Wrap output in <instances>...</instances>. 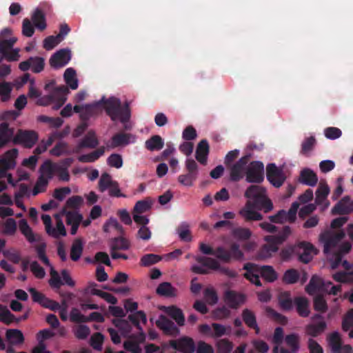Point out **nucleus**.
I'll use <instances>...</instances> for the list:
<instances>
[{
  "label": "nucleus",
  "mask_w": 353,
  "mask_h": 353,
  "mask_svg": "<svg viewBox=\"0 0 353 353\" xmlns=\"http://www.w3.org/2000/svg\"><path fill=\"white\" fill-rule=\"evenodd\" d=\"M102 105L112 121H120L125 123L130 119L131 112L128 102L126 101L122 105L121 100L117 97L105 99L103 97L99 101L84 105L83 111L80 114L81 121L87 123L90 119L98 116L101 112Z\"/></svg>",
  "instance_id": "f257e3e1"
},
{
  "label": "nucleus",
  "mask_w": 353,
  "mask_h": 353,
  "mask_svg": "<svg viewBox=\"0 0 353 353\" xmlns=\"http://www.w3.org/2000/svg\"><path fill=\"white\" fill-rule=\"evenodd\" d=\"M245 196L251 201L252 205L258 210L268 213L274 208L272 201L268 197L266 189L258 185H251L245 192Z\"/></svg>",
  "instance_id": "f03ea898"
},
{
  "label": "nucleus",
  "mask_w": 353,
  "mask_h": 353,
  "mask_svg": "<svg viewBox=\"0 0 353 353\" xmlns=\"http://www.w3.org/2000/svg\"><path fill=\"white\" fill-rule=\"evenodd\" d=\"M243 269L246 270L244 274L245 278L256 286H261L259 273L268 282H273L277 279V273L272 266H259L255 264L248 263L244 265Z\"/></svg>",
  "instance_id": "7ed1b4c3"
},
{
  "label": "nucleus",
  "mask_w": 353,
  "mask_h": 353,
  "mask_svg": "<svg viewBox=\"0 0 353 353\" xmlns=\"http://www.w3.org/2000/svg\"><path fill=\"white\" fill-rule=\"evenodd\" d=\"M291 234L290 226H284L279 234L275 236H268L265 241L268 244L263 246L260 252V256L263 258L269 257L272 253L277 252L278 245L283 243Z\"/></svg>",
  "instance_id": "20e7f679"
},
{
  "label": "nucleus",
  "mask_w": 353,
  "mask_h": 353,
  "mask_svg": "<svg viewBox=\"0 0 353 353\" xmlns=\"http://www.w3.org/2000/svg\"><path fill=\"white\" fill-rule=\"evenodd\" d=\"M185 165L187 173L180 174L177 179L180 184L184 186L191 187L198 178L199 166L196 162L192 159H187Z\"/></svg>",
  "instance_id": "39448f33"
},
{
  "label": "nucleus",
  "mask_w": 353,
  "mask_h": 353,
  "mask_svg": "<svg viewBox=\"0 0 353 353\" xmlns=\"http://www.w3.org/2000/svg\"><path fill=\"white\" fill-rule=\"evenodd\" d=\"M39 141V134L32 130L19 129L13 138L12 142L17 145H21L25 148L30 149Z\"/></svg>",
  "instance_id": "423d86ee"
},
{
  "label": "nucleus",
  "mask_w": 353,
  "mask_h": 353,
  "mask_svg": "<svg viewBox=\"0 0 353 353\" xmlns=\"http://www.w3.org/2000/svg\"><path fill=\"white\" fill-rule=\"evenodd\" d=\"M246 181L251 183H260L264 180V165L261 161H252L245 172Z\"/></svg>",
  "instance_id": "0eeeda50"
},
{
  "label": "nucleus",
  "mask_w": 353,
  "mask_h": 353,
  "mask_svg": "<svg viewBox=\"0 0 353 353\" xmlns=\"http://www.w3.org/2000/svg\"><path fill=\"white\" fill-rule=\"evenodd\" d=\"M250 159V154H245L230 167V180L231 181L237 182L244 177Z\"/></svg>",
  "instance_id": "6e6552de"
},
{
  "label": "nucleus",
  "mask_w": 353,
  "mask_h": 353,
  "mask_svg": "<svg viewBox=\"0 0 353 353\" xmlns=\"http://www.w3.org/2000/svg\"><path fill=\"white\" fill-rule=\"evenodd\" d=\"M268 181L275 188H280L286 179L283 170L274 163H269L266 167Z\"/></svg>",
  "instance_id": "1a4fd4ad"
},
{
  "label": "nucleus",
  "mask_w": 353,
  "mask_h": 353,
  "mask_svg": "<svg viewBox=\"0 0 353 353\" xmlns=\"http://www.w3.org/2000/svg\"><path fill=\"white\" fill-rule=\"evenodd\" d=\"M217 259L221 261L228 263L231 259L241 260L243 257V253L240 250L239 245L233 243L230 247V250H227L223 247L217 248Z\"/></svg>",
  "instance_id": "9d476101"
},
{
  "label": "nucleus",
  "mask_w": 353,
  "mask_h": 353,
  "mask_svg": "<svg viewBox=\"0 0 353 353\" xmlns=\"http://www.w3.org/2000/svg\"><path fill=\"white\" fill-rule=\"evenodd\" d=\"M345 233L340 231L331 234L329 232L322 233L320 235V241L324 243L323 252L327 254L331 252L332 250L335 248L339 243L343 239Z\"/></svg>",
  "instance_id": "9b49d317"
},
{
  "label": "nucleus",
  "mask_w": 353,
  "mask_h": 353,
  "mask_svg": "<svg viewBox=\"0 0 353 353\" xmlns=\"http://www.w3.org/2000/svg\"><path fill=\"white\" fill-rule=\"evenodd\" d=\"M99 144V141L95 132L91 130L87 132L73 148V152L79 154L84 148L94 149Z\"/></svg>",
  "instance_id": "f8f14e48"
},
{
  "label": "nucleus",
  "mask_w": 353,
  "mask_h": 353,
  "mask_svg": "<svg viewBox=\"0 0 353 353\" xmlns=\"http://www.w3.org/2000/svg\"><path fill=\"white\" fill-rule=\"evenodd\" d=\"M169 345L174 350L182 353H194L195 344L193 339L188 336H183L176 340H171Z\"/></svg>",
  "instance_id": "ddd939ff"
},
{
  "label": "nucleus",
  "mask_w": 353,
  "mask_h": 353,
  "mask_svg": "<svg viewBox=\"0 0 353 353\" xmlns=\"http://www.w3.org/2000/svg\"><path fill=\"white\" fill-rule=\"evenodd\" d=\"M70 59V50L68 49H61L51 56L49 63L52 68L59 69L67 65Z\"/></svg>",
  "instance_id": "4468645a"
},
{
  "label": "nucleus",
  "mask_w": 353,
  "mask_h": 353,
  "mask_svg": "<svg viewBox=\"0 0 353 353\" xmlns=\"http://www.w3.org/2000/svg\"><path fill=\"white\" fill-rule=\"evenodd\" d=\"M128 320L131 322L139 331H140L137 336V340L140 343L143 342L145 341V336L140 325V321L143 324L147 323V317L145 312L142 310L137 311L136 312L128 315Z\"/></svg>",
  "instance_id": "2eb2a0df"
},
{
  "label": "nucleus",
  "mask_w": 353,
  "mask_h": 353,
  "mask_svg": "<svg viewBox=\"0 0 353 353\" xmlns=\"http://www.w3.org/2000/svg\"><path fill=\"white\" fill-rule=\"evenodd\" d=\"M157 326L165 334L176 336L179 334V329L174 323L164 315H161L156 321Z\"/></svg>",
  "instance_id": "dca6fc26"
},
{
  "label": "nucleus",
  "mask_w": 353,
  "mask_h": 353,
  "mask_svg": "<svg viewBox=\"0 0 353 353\" xmlns=\"http://www.w3.org/2000/svg\"><path fill=\"white\" fill-rule=\"evenodd\" d=\"M245 299L243 294L232 290H227L223 294L224 302L232 309H237L244 303Z\"/></svg>",
  "instance_id": "f3484780"
},
{
  "label": "nucleus",
  "mask_w": 353,
  "mask_h": 353,
  "mask_svg": "<svg viewBox=\"0 0 353 353\" xmlns=\"http://www.w3.org/2000/svg\"><path fill=\"white\" fill-rule=\"evenodd\" d=\"M196 261L201 264L203 267H206L213 270H220L230 276H234V272L228 268H221L219 263L214 259L206 256H197Z\"/></svg>",
  "instance_id": "a211bd4d"
},
{
  "label": "nucleus",
  "mask_w": 353,
  "mask_h": 353,
  "mask_svg": "<svg viewBox=\"0 0 353 353\" xmlns=\"http://www.w3.org/2000/svg\"><path fill=\"white\" fill-rule=\"evenodd\" d=\"M299 252L296 255L299 256V260L303 263H308L312 259V253L316 254V249L310 243L302 241L298 243Z\"/></svg>",
  "instance_id": "6ab92c4d"
},
{
  "label": "nucleus",
  "mask_w": 353,
  "mask_h": 353,
  "mask_svg": "<svg viewBox=\"0 0 353 353\" xmlns=\"http://www.w3.org/2000/svg\"><path fill=\"white\" fill-rule=\"evenodd\" d=\"M353 212V201L348 196L341 199L332 208L333 214L345 215Z\"/></svg>",
  "instance_id": "aec40b11"
},
{
  "label": "nucleus",
  "mask_w": 353,
  "mask_h": 353,
  "mask_svg": "<svg viewBox=\"0 0 353 353\" xmlns=\"http://www.w3.org/2000/svg\"><path fill=\"white\" fill-rule=\"evenodd\" d=\"M299 182L303 185L314 187L317 184L318 176L311 169L303 168L300 172Z\"/></svg>",
  "instance_id": "412c9836"
},
{
  "label": "nucleus",
  "mask_w": 353,
  "mask_h": 353,
  "mask_svg": "<svg viewBox=\"0 0 353 353\" xmlns=\"http://www.w3.org/2000/svg\"><path fill=\"white\" fill-rule=\"evenodd\" d=\"M210 152V146L206 139H202L197 145L195 157L202 165H206L208 156Z\"/></svg>",
  "instance_id": "4be33fe9"
},
{
  "label": "nucleus",
  "mask_w": 353,
  "mask_h": 353,
  "mask_svg": "<svg viewBox=\"0 0 353 353\" xmlns=\"http://www.w3.org/2000/svg\"><path fill=\"white\" fill-rule=\"evenodd\" d=\"M14 138V128H10L9 124L3 122L0 124V148L6 146L12 141Z\"/></svg>",
  "instance_id": "5701e85b"
},
{
  "label": "nucleus",
  "mask_w": 353,
  "mask_h": 353,
  "mask_svg": "<svg viewBox=\"0 0 353 353\" xmlns=\"http://www.w3.org/2000/svg\"><path fill=\"white\" fill-rule=\"evenodd\" d=\"M252 208H254L251 201H247L244 208L239 211V214L246 221H261L263 219V215L254 211Z\"/></svg>",
  "instance_id": "b1692460"
},
{
  "label": "nucleus",
  "mask_w": 353,
  "mask_h": 353,
  "mask_svg": "<svg viewBox=\"0 0 353 353\" xmlns=\"http://www.w3.org/2000/svg\"><path fill=\"white\" fill-rule=\"evenodd\" d=\"M327 328V323L325 321L312 322L305 327V333L312 336L317 337L322 334Z\"/></svg>",
  "instance_id": "393cba45"
},
{
  "label": "nucleus",
  "mask_w": 353,
  "mask_h": 353,
  "mask_svg": "<svg viewBox=\"0 0 353 353\" xmlns=\"http://www.w3.org/2000/svg\"><path fill=\"white\" fill-rule=\"evenodd\" d=\"M6 339L11 345H19L24 343L23 332L18 329H8L6 332Z\"/></svg>",
  "instance_id": "a878e982"
},
{
  "label": "nucleus",
  "mask_w": 353,
  "mask_h": 353,
  "mask_svg": "<svg viewBox=\"0 0 353 353\" xmlns=\"http://www.w3.org/2000/svg\"><path fill=\"white\" fill-rule=\"evenodd\" d=\"M57 168V163L47 160L39 168L40 176L50 181L56 174Z\"/></svg>",
  "instance_id": "bb28decb"
},
{
  "label": "nucleus",
  "mask_w": 353,
  "mask_h": 353,
  "mask_svg": "<svg viewBox=\"0 0 353 353\" xmlns=\"http://www.w3.org/2000/svg\"><path fill=\"white\" fill-rule=\"evenodd\" d=\"M241 316L245 324L248 327L254 330L256 334H258L260 332V328L258 326L254 313L252 310L246 308L242 311Z\"/></svg>",
  "instance_id": "cd10ccee"
},
{
  "label": "nucleus",
  "mask_w": 353,
  "mask_h": 353,
  "mask_svg": "<svg viewBox=\"0 0 353 353\" xmlns=\"http://www.w3.org/2000/svg\"><path fill=\"white\" fill-rule=\"evenodd\" d=\"M105 150V147L101 146L90 153L79 156L78 161L81 163H93L104 154Z\"/></svg>",
  "instance_id": "c85d7f7f"
},
{
  "label": "nucleus",
  "mask_w": 353,
  "mask_h": 353,
  "mask_svg": "<svg viewBox=\"0 0 353 353\" xmlns=\"http://www.w3.org/2000/svg\"><path fill=\"white\" fill-rule=\"evenodd\" d=\"M70 92L67 85H61L55 88L53 93V97L57 99L58 104L55 109L62 106L67 100L66 96Z\"/></svg>",
  "instance_id": "c756f323"
},
{
  "label": "nucleus",
  "mask_w": 353,
  "mask_h": 353,
  "mask_svg": "<svg viewBox=\"0 0 353 353\" xmlns=\"http://www.w3.org/2000/svg\"><path fill=\"white\" fill-rule=\"evenodd\" d=\"M157 294L165 297H174L177 295V290L169 282H163L156 289Z\"/></svg>",
  "instance_id": "7c9ffc66"
},
{
  "label": "nucleus",
  "mask_w": 353,
  "mask_h": 353,
  "mask_svg": "<svg viewBox=\"0 0 353 353\" xmlns=\"http://www.w3.org/2000/svg\"><path fill=\"white\" fill-rule=\"evenodd\" d=\"M130 134L119 132L112 136L111 139V147L112 148L125 146L130 143Z\"/></svg>",
  "instance_id": "2f4dec72"
},
{
  "label": "nucleus",
  "mask_w": 353,
  "mask_h": 353,
  "mask_svg": "<svg viewBox=\"0 0 353 353\" xmlns=\"http://www.w3.org/2000/svg\"><path fill=\"white\" fill-rule=\"evenodd\" d=\"M110 247L111 252L118 250H127L130 247V243L124 237H115L111 240Z\"/></svg>",
  "instance_id": "473e14b6"
},
{
  "label": "nucleus",
  "mask_w": 353,
  "mask_h": 353,
  "mask_svg": "<svg viewBox=\"0 0 353 353\" xmlns=\"http://www.w3.org/2000/svg\"><path fill=\"white\" fill-rule=\"evenodd\" d=\"M32 20L34 26L40 31H43L46 28V16L41 9H35L32 15Z\"/></svg>",
  "instance_id": "72a5a7b5"
},
{
  "label": "nucleus",
  "mask_w": 353,
  "mask_h": 353,
  "mask_svg": "<svg viewBox=\"0 0 353 353\" xmlns=\"http://www.w3.org/2000/svg\"><path fill=\"white\" fill-rule=\"evenodd\" d=\"M294 303L299 316L307 317L310 314L309 302L305 297L298 296L294 299Z\"/></svg>",
  "instance_id": "f704fd0d"
},
{
  "label": "nucleus",
  "mask_w": 353,
  "mask_h": 353,
  "mask_svg": "<svg viewBox=\"0 0 353 353\" xmlns=\"http://www.w3.org/2000/svg\"><path fill=\"white\" fill-rule=\"evenodd\" d=\"M163 145L164 141L159 135H153L145 142V147L149 151H159Z\"/></svg>",
  "instance_id": "c9c22d12"
},
{
  "label": "nucleus",
  "mask_w": 353,
  "mask_h": 353,
  "mask_svg": "<svg viewBox=\"0 0 353 353\" xmlns=\"http://www.w3.org/2000/svg\"><path fill=\"white\" fill-rule=\"evenodd\" d=\"M278 301L279 306L282 310L289 311L292 308L293 302L290 292L284 291L279 293Z\"/></svg>",
  "instance_id": "e433bc0d"
},
{
  "label": "nucleus",
  "mask_w": 353,
  "mask_h": 353,
  "mask_svg": "<svg viewBox=\"0 0 353 353\" xmlns=\"http://www.w3.org/2000/svg\"><path fill=\"white\" fill-rule=\"evenodd\" d=\"M76 76V71L72 68H68L64 72V81L72 90H76L78 88V79Z\"/></svg>",
  "instance_id": "4c0bfd02"
},
{
  "label": "nucleus",
  "mask_w": 353,
  "mask_h": 353,
  "mask_svg": "<svg viewBox=\"0 0 353 353\" xmlns=\"http://www.w3.org/2000/svg\"><path fill=\"white\" fill-rule=\"evenodd\" d=\"M285 342L292 353H296L300 348V337L297 334H290L285 336Z\"/></svg>",
  "instance_id": "58836bf2"
},
{
  "label": "nucleus",
  "mask_w": 353,
  "mask_h": 353,
  "mask_svg": "<svg viewBox=\"0 0 353 353\" xmlns=\"http://www.w3.org/2000/svg\"><path fill=\"white\" fill-rule=\"evenodd\" d=\"M95 286H97L95 283H91L90 284V292L92 295L99 296L111 304H116L117 303V299L114 296L110 293L96 289L94 288Z\"/></svg>",
  "instance_id": "ea45409f"
},
{
  "label": "nucleus",
  "mask_w": 353,
  "mask_h": 353,
  "mask_svg": "<svg viewBox=\"0 0 353 353\" xmlns=\"http://www.w3.org/2000/svg\"><path fill=\"white\" fill-rule=\"evenodd\" d=\"M167 314L172 317L179 326H182L185 323V317L181 309L176 306H170L167 308Z\"/></svg>",
  "instance_id": "a19ab883"
},
{
  "label": "nucleus",
  "mask_w": 353,
  "mask_h": 353,
  "mask_svg": "<svg viewBox=\"0 0 353 353\" xmlns=\"http://www.w3.org/2000/svg\"><path fill=\"white\" fill-rule=\"evenodd\" d=\"M321 285H322V279L313 275L305 287V292L310 295H314L317 292H321Z\"/></svg>",
  "instance_id": "79ce46f5"
},
{
  "label": "nucleus",
  "mask_w": 353,
  "mask_h": 353,
  "mask_svg": "<svg viewBox=\"0 0 353 353\" xmlns=\"http://www.w3.org/2000/svg\"><path fill=\"white\" fill-rule=\"evenodd\" d=\"M83 245L81 239H75L72 245L70 250V258L73 261H77L83 252Z\"/></svg>",
  "instance_id": "37998d69"
},
{
  "label": "nucleus",
  "mask_w": 353,
  "mask_h": 353,
  "mask_svg": "<svg viewBox=\"0 0 353 353\" xmlns=\"http://www.w3.org/2000/svg\"><path fill=\"white\" fill-rule=\"evenodd\" d=\"M330 193V188L327 184L320 183L316 191L315 203L317 205H323Z\"/></svg>",
  "instance_id": "c03bdc74"
},
{
  "label": "nucleus",
  "mask_w": 353,
  "mask_h": 353,
  "mask_svg": "<svg viewBox=\"0 0 353 353\" xmlns=\"http://www.w3.org/2000/svg\"><path fill=\"white\" fill-rule=\"evenodd\" d=\"M190 225L185 222L181 223L177 228L176 232L181 241L190 242L192 240Z\"/></svg>",
  "instance_id": "a18cd8bd"
},
{
  "label": "nucleus",
  "mask_w": 353,
  "mask_h": 353,
  "mask_svg": "<svg viewBox=\"0 0 353 353\" xmlns=\"http://www.w3.org/2000/svg\"><path fill=\"white\" fill-rule=\"evenodd\" d=\"M16 316L5 305L0 304V321L9 325L14 323Z\"/></svg>",
  "instance_id": "49530a36"
},
{
  "label": "nucleus",
  "mask_w": 353,
  "mask_h": 353,
  "mask_svg": "<svg viewBox=\"0 0 353 353\" xmlns=\"http://www.w3.org/2000/svg\"><path fill=\"white\" fill-rule=\"evenodd\" d=\"M19 225L21 233L26 236L29 242L33 243L36 241L34 234L26 220L21 219L19 221Z\"/></svg>",
  "instance_id": "de8ad7c7"
},
{
  "label": "nucleus",
  "mask_w": 353,
  "mask_h": 353,
  "mask_svg": "<svg viewBox=\"0 0 353 353\" xmlns=\"http://www.w3.org/2000/svg\"><path fill=\"white\" fill-rule=\"evenodd\" d=\"M50 279L48 281L50 286L55 290H59L63 285V282L61 279L58 272L51 267L50 270Z\"/></svg>",
  "instance_id": "09e8293b"
},
{
  "label": "nucleus",
  "mask_w": 353,
  "mask_h": 353,
  "mask_svg": "<svg viewBox=\"0 0 353 353\" xmlns=\"http://www.w3.org/2000/svg\"><path fill=\"white\" fill-rule=\"evenodd\" d=\"M300 279V274L298 270L295 269H289L285 272L282 281L285 284L296 283Z\"/></svg>",
  "instance_id": "8fccbe9b"
},
{
  "label": "nucleus",
  "mask_w": 353,
  "mask_h": 353,
  "mask_svg": "<svg viewBox=\"0 0 353 353\" xmlns=\"http://www.w3.org/2000/svg\"><path fill=\"white\" fill-rule=\"evenodd\" d=\"M298 250V244L289 245L281 250L280 256L283 261H288L293 255H296Z\"/></svg>",
  "instance_id": "3c124183"
},
{
  "label": "nucleus",
  "mask_w": 353,
  "mask_h": 353,
  "mask_svg": "<svg viewBox=\"0 0 353 353\" xmlns=\"http://www.w3.org/2000/svg\"><path fill=\"white\" fill-rule=\"evenodd\" d=\"M328 343L332 353H335L339 350L343 344L341 336L337 332H334L330 335Z\"/></svg>",
  "instance_id": "603ef678"
},
{
  "label": "nucleus",
  "mask_w": 353,
  "mask_h": 353,
  "mask_svg": "<svg viewBox=\"0 0 353 353\" xmlns=\"http://www.w3.org/2000/svg\"><path fill=\"white\" fill-rule=\"evenodd\" d=\"M112 323L117 327L123 334H128L132 331V326L126 319H114Z\"/></svg>",
  "instance_id": "864d4df0"
},
{
  "label": "nucleus",
  "mask_w": 353,
  "mask_h": 353,
  "mask_svg": "<svg viewBox=\"0 0 353 353\" xmlns=\"http://www.w3.org/2000/svg\"><path fill=\"white\" fill-rule=\"evenodd\" d=\"M115 181L112 180L110 174L104 172L101 174L99 181V190L101 192H105L108 188H110Z\"/></svg>",
  "instance_id": "5fc2aeb1"
},
{
  "label": "nucleus",
  "mask_w": 353,
  "mask_h": 353,
  "mask_svg": "<svg viewBox=\"0 0 353 353\" xmlns=\"http://www.w3.org/2000/svg\"><path fill=\"white\" fill-rule=\"evenodd\" d=\"M232 234L235 239L245 241L250 238L252 232L248 228L239 227L233 229Z\"/></svg>",
  "instance_id": "6e6d98bb"
},
{
  "label": "nucleus",
  "mask_w": 353,
  "mask_h": 353,
  "mask_svg": "<svg viewBox=\"0 0 353 353\" xmlns=\"http://www.w3.org/2000/svg\"><path fill=\"white\" fill-rule=\"evenodd\" d=\"M12 90L10 83L7 81L0 83V97L2 102H6L10 99Z\"/></svg>",
  "instance_id": "4d7b16f0"
},
{
  "label": "nucleus",
  "mask_w": 353,
  "mask_h": 353,
  "mask_svg": "<svg viewBox=\"0 0 353 353\" xmlns=\"http://www.w3.org/2000/svg\"><path fill=\"white\" fill-rule=\"evenodd\" d=\"M49 180L39 175L33 188L32 195L36 196L39 193L46 192L49 184Z\"/></svg>",
  "instance_id": "13d9d810"
},
{
  "label": "nucleus",
  "mask_w": 353,
  "mask_h": 353,
  "mask_svg": "<svg viewBox=\"0 0 353 353\" xmlns=\"http://www.w3.org/2000/svg\"><path fill=\"white\" fill-rule=\"evenodd\" d=\"M161 260V257L154 254L143 255L140 260V265L143 267H148L154 265Z\"/></svg>",
  "instance_id": "bf43d9fd"
},
{
  "label": "nucleus",
  "mask_w": 353,
  "mask_h": 353,
  "mask_svg": "<svg viewBox=\"0 0 353 353\" xmlns=\"http://www.w3.org/2000/svg\"><path fill=\"white\" fill-rule=\"evenodd\" d=\"M31 61V69L34 73H39L43 70L45 66V60L43 58L40 57H30Z\"/></svg>",
  "instance_id": "052dcab7"
},
{
  "label": "nucleus",
  "mask_w": 353,
  "mask_h": 353,
  "mask_svg": "<svg viewBox=\"0 0 353 353\" xmlns=\"http://www.w3.org/2000/svg\"><path fill=\"white\" fill-rule=\"evenodd\" d=\"M41 219L43 224L45 225L46 230L48 234L56 239L59 238V234L57 233L56 229L52 227V219L50 216L48 214H43L41 216Z\"/></svg>",
  "instance_id": "680f3d73"
},
{
  "label": "nucleus",
  "mask_w": 353,
  "mask_h": 353,
  "mask_svg": "<svg viewBox=\"0 0 353 353\" xmlns=\"http://www.w3.org/2000/svg\"><path fill=\"white\" fill-rule=\"evenodd\" d=\"M63 213L65 215L67 225L74 223L80 224L82 221L83 216L77 212L66 211L64 210Z\"/></svg>",
  "instance_id": "e2e57ef3"
},
{
  "label": "nucleus",
  "mask_w": 353,
  "mask_h": 353,
  "mask_svg": "<svg viewBox=\"0 0 353 353\" xmlns=\"http://www.w3.org/2000/svg\"><path fill=\"white\" fill-rule=\"evenodd\" d=\"M332 278L336 282L340 283H353V272H337L333 274Z\"/></svg>",
  "instance_id": "0e129e2a"
},
{
  "label": "nucleus",
  "mask_w": 353,
  "mask_h": 353,
  "mask_svg": "<svg viewBox=\"0 0 353 353\" xmlns=\"http://www.w3.org/2000/svg\"><path fill=\"white\" fill-rule=\"evenodd\" d=\"M314 309L321 313H325L327 310V304L324 297L321 295H316L314 298Z\"/></svg>",
  "instance_id": "69168bd1"
},
{
  "label": "nucleus",
  "mask_w": 353,
  "mask_h": 353,
  "mask_svg": "<svg viewBox=\"0 0 353 353\" xmlns=\"http://www.w3.org/2000/svg\"><path fill=\"white\" fill-rule=\"evenodd\" d=\"M342 330L347 332L353 327V309H350L343 317Z\"/></svg>",
  "instance_id": "338daca9"
},
{
  "label": "nucleus",
  "mask_w": 353,
  "mask_h": 353,
  "mask_svg": "<svg viewBox=\"0 0 353 353\" xmlns=\"http://www.w3.org/2000/svg\"><path fill=\"white\" fill-rule=\"evenodd\" d=\"M233 343L228 339H221L217 342V353H230Z\"/></svg>",
  "instance_id": "774afa93"
}]
</instances>
